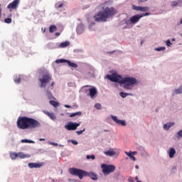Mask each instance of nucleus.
Here are the masks:
<instances>
[{
    "label": "nucleus",
    "mask_w": 182,
    "mask_h": 182,
    "mask_svg": "<svg viewBox=\"0 0 182 182\" xmlns=\"http://www.w3.org/2000/svg\"><path fill=\"white\" fill-rule=\"evenodd\" d=\"M174 137L176 140H181V139H182V129H180L179 131H178L176 133Z\"/></svg>",
    "instance_id": "nucleus-24"
},
{
    "label": "nucleus",
    "mask_w": 182,
    "mask_h": 182,
    "mask_svg": "<svg viewBox=\"0 0 182 182\" xmlns=\"http://www.w3.org/2000/svg\"><path fill=\"white\" fill-rule=\"evenodd\" d=\"M120 25L122 26V29H132L133 28V24H132L130 18H124L121 21Z\"/></svg>",
    "instance_id": "nucleus-11"
},
{
    "label": "nucleus",
    "mask_w": 182,
    "mask_h": 182,
    "mask_svg": "<svg viewBox=\"0 0 182 182\" xmlns=\"http://www.w3.org/2000/svg\"><path fill=\"white\" fill-rule=\"evenodd\" d=\"M50 80H52V75L49 73L43 75L39 77L40 87L45 89Z\"/></svg>",
    "instance_id": "nucleus-5"
},
{
    "label": "nucleus",
    "mask_w": 182,
    "mask_h": 182,
    "mask_svg": "<svg viewBox=\"0 0 182 182\" xmlns=\"http://www.w3.org/2000/svg\"><path fill=\"white\" fill-rule=\"evenodd\" d=\"M46 96L48 97V99H53V95H52V92L49 90H46Z\"/></svg>",
    "instance_id": "nucleus-34"
},
{
    "label": "nucleus",
    "mask_w": 182,
    "mask_h": 182,
    "mask_svg": "<svg viewBox=\"0 0 182 182\" xmlns=\"http://www.w3.org/2000/svg\"><path fill=\"white\" fill-rule=\"evenodd\" d=\"M149 8L147 6H145V7L141 6L140 12H147V11H149Z\"/></svg>",
    "instance_id": "nucleus-38"
},
{
    "label": "nucleus",
    "mask_w": 182,
    "mask_h": 182,
    "mask_svg": "<svg viewBox=\"0 0 182 182\" xmlns=\"http://www.w3.org/2000/svg\"><path fill=\"white\" fill-rule=\"evenodd\" d=\"M48 144H50L51 146H59V144L56 142L48 141Z\"/></svg>",
    "instance_id": "nucleus-47"
},
{
    "label": "nucleus",
    "mask_w": 182,
    "mask_h": 182,
    "mask_svg": "<svg viewBox=\"0 0 182 182\" xmlns=\"http://www.w3.org/2000/svg\"><path fill=\"white\" fill-rule=\"evenodd\" d=\"M68 142L72 143L73 144H74V146H77L79 144V142H77V141L74 140V139H68Z\"/></svg>",
    "instance_id": "nucleus-35"
},
{
    "label": "nucleus",
    "mask_w": 182,
    "mask_h": 182,
    "mask_svg": "<svg viewBox=\"0 0 182 182\" xmlns=\"http://www.w3.org/2000/svg\"><path fill=\"white\" fill-rule=\"evenodd\" d=\"M17 127L21 130H26V129H39V127H42V124L33 118L20 117L17 120Z\"/></svg>",
    "instance_id": "nucleus-2"
},
{
    "label": "nucleus",
    "mask_w": 182,
    "mask_h": 182,
    "mask_svg": "<svg viewBox=\"0 0 182 182\" xmlns=\"http://www.w3.org/2000/svg\"><path fill=\"white\" fill-rule=\"evenodd\" d=\"M21 143H31L33 144H34L35 141L33 140H30V139H21Z\"/></svg>",
    "instance_id": "nucleus-36"
},
{
    "label": "nucleus",
    "mask_w": 182,
    "mask_h": 182,
    "mask_svg": "<svg viewBox=\"0 0 182 182\" xmlns=\"http://www.w3.org/2000/svg\"><path fill=\"white\" fill-rule=\"evenodd\" d=\"M119 96L122 97V99H125V97H127V96H133L132 93H127V92H119Z\"/></svg>",
    "instance_id": "nucleus-26"
},
{
    "label": "nucleus",
    "mask_w": 182,
    "mask_h": 182,
    "mask_svg": "<svg viewBox=\"0 0 182 182\" xmlns=\"http://www.w3.org/2000/svg\"><path fill=\"white\" fill-rule=\"evenodd\" d=\"M140 19H141V16H140V14H136L132 16L129 18V21H131V23L132 24V26H134V25H136V23H137V22H139Z\"/></svg>",
    "instance_id": "nucleus-14"
},
{
    "label": "nucleus",
    "mask_w": 182,
    "mask_h": 182,
    "mask_svg": "<svg viewBox=\"0 0 182 182\" xmlns=\"http://www.w3.org/2000/svg\"><path fill=\"white\" fill-rule=\"evenodd\" d=\"M85 130H86V129H85V128H83V129H82V130L77 131V132H76V134H77L78 136H80V134H82L83 132H84Z\"/></svg>",
    "instance_id": "nucleus-43"
},
{
    "label": "nucleus",
    "mask_w": 182,
    "mask_h": 182,
    "mask_svg": "<svg viewBox=\"0 0 182 182\" xmlns=\"http://www.w3.org/2000/svg\"><path fill=\"white\" fill-rule=\"evenodd\" d=\"M128 153H131V155L132 156H136V154H137V151H129Z\"/></svg>",
    "instance_id": "nucleus-49"
},
{
    "label": "nucleus",
    "mask_w": 182,
    "mask_h": 182,
    "mask_svg": "<svg viewBox=\"0 0 182 182\" xmlns=\"http://www.w3.org/2000/svg\"><path fill=\"white\" fill-rule=\"evenodd\" d=\"M42 29V31H43V33H45V32L46 31V28H41Z\"/></svg>",
    "instance_id": "nucleus-60"
},
{
    "label": "nucleus",
    "mask_w": 182,
    "mask_h": 182,
    "mask_svg": "<svg viewBox=\"0 0 182 182\" xmlns=\"http://www.w3.org/2000/svg\"><path fill=\"white\" fill-rule=\"evenodd\" d=\"M79 126H80V122L76 123L69 122L67 124L64 126V127L65 129H66V130H68V132H72L76 130L79 127Z\"/></svg>",
    "instance_id": "nucleus-10"
},
{
    "label": "nucleus",
    "mask_w": 182,
    "mask_h": 182,
    "mask_svg": "<svg viewBox=\"0 0 182 182\" xmlns=\"http://www.w3.org/2000/svg\"><path fill=\"white\" fill-rule=\"evenodd\" d=\"M4 22L5 23H11L12 22V19L10 18H5Z\"/></svg>",
    "instance_id": "nucleus-45"
},
{
    "label": "nucleus",
    "mask_w": 182,
    "mask_h": 182,
    "mask_svg": "<svg viewBox=\"0 0 182 182\" xmlns=\"http://www.w3.org/2000/svg\"><path fill=\"white\" fill-rule=\"evenodd\" d=\"M86 159H87V160H90V159L92 160H95V159H96V157L95 156V155H87Z\"/></svg>",
    "instance_id": "nucleus-41"
},
{
    "label": "nucleus",
    "mask_w": 182,
    "mask_h": 182,
    "mask_svg": "<svg viewBox=\"0 0 182 182\" xmlns=\"http://www.w3.org/2000/svg\"><path fill=\"white\" fill-rule=\"evenodd\" d=\"M68 171L72 176H77V177H78L80 180H82L83 177H86V176H87L88 174V173L85 171L76 168H70Z\"/></svg>",
    "instance_id": "nucleus-4"
},
{
    "label": "nucleus",
    "mask_w": 182,
    "mask_h": 182,
    "mask_svg": "<svg viewBox=\"0 0 182 182\" xmlns=\"http://www.w3.org/2000/svg\"><path fill=\"white\" fill-rule=\"evenodd\" d=\"M45 140H46V139H45L43 138H40L39 139V141H45Z\"/></svg>",
    "instance_id": "nucleus-56"
},
{
    "label": "nucleus",
    "mask_w": 182,
    "mask_h": 182,
    "mask_svg": "<svg viewBox=\"0 0 182 182\" xmlns=\"http://www.w3.org/2000/svg\"><path fill=\"white\" fill-rule=\"evenodd\" d=\"M55 63H68V66L70 68H77V64L75 63H72L68 60L65 59H58L55 60Z\"/></svg>",
    "instance_id": "nucleus-12"
},
{
    "label": "nucleus",
    "mask_w": 182,
    "mask_h": 182,
    "mask_svg": "<svg viewBox=\"0 0 182 182\" xmlns=\"http://www.w3.org/2000/svg\"><path fill=\"white\" fill-rule=\"evenodd\" d=\"M64 107H66L67 109H70L72 107L70 105H65Z\"/></svg>",
    "instance_id": "nucleus-54"
},
{
    "label": "nucleus",
    "mask_w": 182,
    "mask_h": 182,
    "mask_svg": "<svg viewBox=\"0 0 182 182\" xmlns=\"http://www.w3.org/2000/svg\"><path fill=\"white\" fill-rule=\"evenodd\" d=\"M87 176H89V177H90V178L92 180H94L95 181H96V180H97V175H96V173H95L93 172L88 173Z\"/></svg>",
    "instance_id": "nucleus-27"
},
{
    "label": "nucleus",
    "mask_w": 182,
    "mask_h": 182,
    "mask_svg": "<svg viewBox=\"0 0 182 182\" xmlns=\"http://www.w3.org/2000/svg\"><path fill=\"white\" fill-rule=\"evenodd\" d=\"M43 113H45V114H47V116H49V114H50V112H48V111H43Z\"/></svg>",
    "instance_id": "nucleus-53"
},
{
    "label": "nucleus",
    "mask_w": 182,
    "mask_h": 182,
    "mask_svg": "<svg viewBox=\"0 0 182 182\" xmlns=\"http://www.w3.org/2000/svg\"><path fill=\"white\" fill-rule=\"evenodd\" d=\"M114 15H116L114 8L102 6V10L94 16V19L95 22H107V19L113 18Z\"/></svg>",
    "instance_id": "nucleus-3"
},
{
    "label": "nucleus",
    "mask_w": 182,
    "mask_h": 182,
    "mask_svg": "<svg viewBox=\"0 0 182 182\" xmlns=\"http://www.w3.org/2000/svg\"><path fill=\"white\" fill-rule=\"evenodd\" d=\"M171 41L172 42H176V38H172Z\"/></svg>",
    "instance_id": "nucleus-61"
},
{
    "label": "nucleus",
    "mask_w": 182,
    "mask_h": 182,
    "mask_svg": "<svg viewBox=\"0 0 182 182\" xmlns=\"http://www.w3.org/2000/svg\"><path fill=\"white\" fill-rule=\"evenodd\" d=\"M128 181L129 182H134V179H133V178H129Z\"/></svg>",
    "instance_id": "nucleus-52"
},
{
    "label": "nucleus",
    "mask_w": 182,
    "mask_h": 182,
    "mask_svg": "<svg viewBox=\"0 0 182 182\" xmlns=\"http://www.w3.org/2000/svg\"><path fill=\"white\" fill-rule=\"evenodd\" d=\"M17 154H18V157H19V159H29V157H31V155L25 154L23 152H18V153H17Z\"/></svg>",
    "instance_id": "nucleus-22"
},
{
    "label": "nucleus",
    "mask_w": 182,
    "mask_h": 182,
    "mask_svg": "<svg viewBox=\"0 0 182 182\" xmlns=\"http://www.w3.org/2000/svg\"><path fill=\"white\" fill-rule=\"evenodd\" d=\"M89 94L87 96H90L91 99H95V97L97 96V90L96 87H92L89 90Z\"/></svg>",
    "instance_id": "nucleus-15"
},
{
    "label": "nucleus",
    "mask_w": 182,
    "mask_h": 182,
    "mask_svg": "<svg viewBox=\"0 0 182 182\" xmlns=\"http://www.w3.org/2000/svg\"><path fill=\"white\" fill-rule=\"evenodd\" d=\"M76 116H82V112H77L71 113L70 114V117H75Z\"/></svg>",
    "instance_id": "nucleus-31"
},
{
    "label": "nucleus",
    "mask_w": 182,
    "mask_h": 182,
    "mask_svg": "<svg viewBox=\"0 0 182 182\" xmlns=\"http://www.w3.org/2000/svg\"><path fill=\"white\" fill-rule=\"evenodd\" d=\"M48 117H50V119H51V120L56 119V116H55V114H53V112H50V114H48Z\"/></svg>",
    "instance_id": "nucleus-37"
},
{
    "label": "nucleus",
    "mask_w": 182,
    "mask_h": 182,
    "mask_svg": "<svg viewBox=\"0 0 182 182\" xmlns=\"http://www.w3.org/2000/svg\"><path fill=\"white\" fill-rule=\"evenodd\" d=\"M105 156L108 157H119L120 154V149L117 148H109L107 151H103Z\"/></svg>",
    "instance_id": "nucleus-6"
},
{
    "label": "nucleus",
    "mask_w": 182,
    "mask_h": 182,
    "mask_svg": "<svg viewBox=\"0 0 182 182\" xmlns=\"http://www.w3.org/2000/svg\"><path fill=\"white\" fill-rule=\"evenodd\" d=\"M56 31V26L52 25L49 27V32L50 33H53V32Z\"/></svg>",
    "instance_id": "nucleus-33"
},
{
    "label": "nucleus",
    "mask_w": 182,
    "mask_h": 182,
    "mask_svg": "<svg viewBox=\"0 0 182 182\" xmlns=\"http://www.w3.org/2000/svg\"><path fill=\"white\" fill-rule=\"evenodd\" d=\"M20 2L21 0H14L7 6V9H11V11H12V9L16 11V9H18V6H19Z\"/></svg>",
    "instance_id": "nucleus-13"
},
{
    "label": "nucleus",
    "mask_w": 182,
    "mask_h": 182,
    "mask_svg": "<svg viewBox=\"0 0 182 182\" xmlns=\"http://www.w3.org/2000/svg\"><path fill=\"white\" fill-rule=\"evenodd\" d=\"M29 168H41L43 166V163H28Z\"/></svg>",
    "instance_id": "nucleus-18"
},
{
    "label": "nucleus",
    "mask_w": 182,
    "mask_h": 182,
    "mask_svg": "<svg viewBox=\"0 0 182 182\" xmlns=\"http://www.w3.org/2000/svg\"><path fill=\"white\" fill-rule=\"evenodd\" d=\"M148 0H138V3L140 5L141 4H143V2H147Z\"/></svg>",
    "instance_id": "nucleus-48"
},
{
    "label": "nucleus",
    "mask_w": 182,
    "mask_h": 182,
    "mask_svg": "<svg viewBox=\"0 0 182 182\" xmlns=\"http://www.w3.org/2000/svg\"><path fill=\"white\" fill-rule=\"evenodd\" d=\"M73 181L77 182V181H76V180H73Z\"/></svg>",
    "instance_id": "nucleus-64"
},
{
    "label": "nucleus",
    "mask_w": 182,
    "mask_h": 182,
    "mask_svg": "<svg viewBox=\"0 0 182 182\" xmlns=\"http://www.w3.org/2000/svg\"><path fill=\"white\" fill-rule=\"evenodd\" d=\"M135 168H139V166L136 165Z\"/></svg>",
    "instance_id": "nucleus-63"
},
{
    "label": "nucleus",
    "mask_w": 182,
    "mask_h": 182,
    "mask_svg": "<svg viewBox=\"0 0 182 182\" xmlns=\"http://www.w3.org/2000/svg\"><path fill=\"white\" fill-rule=\"evenodd\" d=\"M85 32V26L83 24L80 23L77 26V33L78 35H82Z\"/></svg>",
    "instance_id": "nucleus-20"
},
{
    "label": "nucleus",
    "mask_w": 182,
    "mask_h": 182,
    "mask_svg": "<svg viewBox=\"0 0 182 182\" xmlns=\"http://www.w3.org/2000/svg\"><path fill=\"white\" fill-rule=\"evenodd\" d=\"M9 157L11 160H16L18 159V153L16 152H10Z\"/></svg>",
    "instance_id": "nucleus-25"
},
{
    "label": "nucleus",
    "mask_w": 182,
    "mask_h": 182,
    "mask_svg": "<svg viewBox=\"0 0 182 182\" xmlns=\"http://www.w3.org/2000/svg\"><path fill=\"white\" fill-rule=\"evenodd\" d=\"M175 95H181L182 94V85L178 88L174 90Z\"/></svg>",
    "instance_id": "nucleus-29"
},
{
    "label": "nucleus",
    "mask_w": 182,
    "mask_h": 182,
    "mask_svg": "<svg viewBox=\"0 0 182 182\" xmlns=\"http://www.w3.org/2000/svg\"><path fill=\"white\" fill-rule=\"evenodd\" d=\"M70 45V42L69 41H65L60 43H57L56 44V48L58 49H63L64 48H68Z\"/></svg>",
    "instance_id": "nucleus-19"
},
{
    "label": "nucleus",
    "mask_w": 182,
    "mask_h": 182,
    "mask_svg": "<svg viewBox=\"0 0 182 182\" xmlns=\"http://www.w3.org/2000/svg\"><path fill=\"white\" fill-rule=\"evenodd\" d=\"M60 147H65V146L62 145V144H60L59 145Z\"/></svg>",
    "instance_id": "nucleus-62"
},
{
    "label": "nucleus",
    "mask_w": 182,
    "mask_h": 182,
    "mask_svg": "<svg viewBox=\"0 0 182 182\" xmlns=\"http://www.w3.org/2000/svg\"><path fill=\"white\" fill-rule=\"evenodd\" d=\"M135 180H136V182L140 181V180H139V176H136Z\"/></svg>",
    "instance_id": "nucleus-57"
},
{
    "label": "nucleus",
    "mask_w": 182,
    "mask_h": 182,
    "mask_svg": "<svg viewBox=\"0 0 182 182\" xmlns=\"http://www.w3.org/2000/svg\"><path fill=\"white\" fill-rule=\"evenodd\" d=\"M22 79H23V75H15L14 77L15 83H21Z\"/></svg>",
    "instance_id": "nucleus-23"
},
{
    "label": "nucleus",
    "mask_w": 182,
    "mask_h": 182,
    "mask_svg": "<svg viewBox=\"0 0 182 182\" xmlns=\"http://www.w3.org/2000/svg\"><path fill=\"white\" fill-rule=\"evenodd\" d=\"M95 107L97 110H100L102 109V105L97 103L95 105Z\"/></svg>",
    "instance_id": "nucleus-42"
},
{
    "label": "nucleus",
    "mask_w": 182,
    "mask_h": 182,
    "mask_svg": "<svg viewBox=\"0 0 182 182\" xmlns=\"http://www.w3.org/2000/svg\"><path fill=\"white\" fill-rule=\"evenodd\" d=\"M63 6V3H60V4H57V8H62Z\"/></svg>",
    "instance_id": "nucleus-51"
},
{
    "label": "nucleus",
    "mask_w": 182,
    "mask_h": 182,
    "mask_svg": "<svg viewBox=\"0 0 182 182\" xmlns=\"http://www.w3.org/2000/svg\"><path fill=\"white\" fill-rule=\"evenodd\" d=\"M178 5V3L177 1H172L171 2V6L174 8V6H177Z\"/></svg>",
    "instance_id": "nucleus-46"
},
{
    "label": "nucleus",
    "mask_w": 182,
    "mask_h": 182,
    "mask_svg": "<svg viewBox=\"0 0 182 182\" xmlns=\"http://www.w3.org/2000/svg\"><path fill=\"white\" fill-rule=\"evenodd\" d=\"M1 14H2V8H1V4H0V19H1Z\"/></svg>",
    "instance_id": "nucleus-55"
},
{
    "label": "nucleus",
    "mask_w": 182,
    "mask_h": 182,
    "mask_svg": "<svg viewBox=\"0 0 182 182\" xmlns=\"http://www.w3.org/2000/svg\"><path fill=\"white\" fill-rule=\"evenodd\" d=\"M96 73V70L92 66L87 67L85 71L83 73L85 79H92V77H95V73Z\"/></svg>",
    "instance_id": "nucleus-8"
},
{
    "label": "nucleus",
    "mask_w": 182,
    "mask_h": 182,
    "mask_svg": "<svg viewBox=\"0 0 182 182\" xmlns=\"http://www.w3.org/2000/svg\"><path fill=\"white\" fill-rule=\"evenodd\" d=\"M174 122H168L166 124H164L163 126L164 130H166V132H168L170 130L171 127H173L174 126Z\"/></svg>",
    "instance_id": "nucleus-21"
},
{
    "label": "nucleus",
    "mask_w": 182,
    "mask_h": 182,
    "mask_svg": "<svg viewBox=\"0 0 182 182\" xmlns=\"http://www.w3.org/2000/svg\"><path fill=\"white\" fill-rule=\"evenodd\" d=\"M150 15H151V14H150V13H145V14H139V16H141V18H144V16H149Z\"/></svg>",
    "instance_id": "nucleus-44"
},
{
    "label": "nucleus",
    "mask_w": 182,
    "mask_h": 182,
    "mask_svg": "<svg viewBox=\"0 0 182 182\" xmlns=\"http://www.w3.org/2000/svg\"><path fill=\"white\" fill-rule=\"evenodd\" d=\"M107 79L111 82H114L115 83H119V85H123L122 87L124 90L128 92H132L134 89V86L139 84L137 79L134 77H122L117 73H112L111 75H107L106 76Z\"/></svg>",
    "instance_id": "nucleus-1"
},
{
    "label": "nucleus",
    "mask_w": 182,
    "mask_h": 182,
    "mask_svg": "<svg viewBox=\"0 0 182 182\" xmlns=\"http://www.w3.org/2000/svg\"><path fill=\"white\" fill-rule=\"evenodd\" d=\"M95 25V22L91 23V24L89 25V29L90 31H92V26Z\"/></svg>",
    "instance_id": "nucleus-50"
},
{
    "label": "nucleus",
    "mask_w": 182,
    "mask_h": 182,
    "mask_svg": "<svg viewBox=\"0 0 182 182\" xmlns=\"http://www.w3.org/2000/svg\"><path fill=\"white\" fill-rule=\"evenodd\" d=\"M60 36V33H55V36Z\"/></svg>",
    "instance_id": "nucleus-59"
},
{
    "label": "nucleus",
    "mask_w": 182,
    "mask_h": 182,
    "mask_svg": "<svg viewBox=\"0 0 182 182\" xmlns=\"http://www.w3.org/2000/svg\"><path fill=\"white\" fill-rule=\"evenodd\" d=\"M138 151H139V154L140 156H141V157H148L149 154H147V151H146V149H144V147L143 146H139L137 148Z\"/></svg>",
    "instance_id": "nucleus-17"
},
{
    "label": "nucleus",
    "mask_w": 182,
    "mask_h": 182,
    "mask_svg": "<svg viewBox=\"0 0 182 182\" xmlns=\"http://www.w3.org/2000/svg\"><path fill=\"white\" fill-rule=\"evenodd\" d=\"M154 50L156 52L164 51V50H166V47H164V46L158 47V48H154Z\"/></svg>",
    "instance_id": "nucleus-32"
},
{
    "label": "nucleus",
    "mask_w": 182,
    "mask_h": 182,
    "mask_svg": "<svg viewBox=\"0 0 182 182\" xmlns=\"http://www.w3.org/2000/svg\"><path fill=\"white\" fill-rule=\"evenodd\" d=\"M49 103L51 105V106H53V107H58L59 106V102L53 100H50Z\"/></svg>",
    "instance_id": "nucleus-30"
},
{
    "label": "nucleus",
    "mask_w": 182,
    "mask_h": 182,
    "mask_svg": "<svg viewBox=\"0 0 182 182\" xmlns=\"http://www.w3.org/2000/svg\"><path fill=\"white\" fill-rule=\"evenodd\" d=\"M112 119L116 123V124H118V126H122V127H124L127 126V123L126 122V120L124 119H119L117 116L111 114L109 117H107V119Z\"/></svg>",
    "instance_id": "nucleus-9"
},
{
    "label": "nucleus",
    "mask_w": 182,
    "mask_h": 182,
    "mask_svg": "<svg viewBox=\"0 0 182 182\" xmlns=\"http://www.w3.org/2000/svg\"><path fill=\"white\" fill-rule=\"evenodd\" d=\"M101 168L104 176H109L110 173H113L116 170L114 165H107L106 164H102L101 165Z\"/></svg>",
    "instance_id": "nucleus-7"
},
{
    "label": "nucleus",
    "mask_w": 182,
    "mask_h": 182,
    "mask_svg": "<svg viewBox=\"0 0 182 182\" xmlns=\"http://www.w3.org/2000/svg\"><path fill=\"white\" fill-rule=\"evenodd\" d=\"M50 86L51 87H53V86H55V82H52Z\"/></svg>",
    "instance_id": "nucleus-58"
},
{
    "label": "nucleus",
    "mask_w": 182,
    "mask_h": 182,
    "mask_svg": "<svg viewBox=\"0 0 182 182\" xmlns=\"http://www.w3.org/2000/svg\"><path fill=\"white\" fill-rule=\"evenodd\" d=\"M165 43L166 45V46H168V48H171V46L173 45V43H171V41L168 39L165 41Z\"/></svg>",
    "instance_id": "nucleus-40"
},
{
    "label": "nucleus",
    "mask_w": 182,
    "mask_h": 182,
    "mask_svg": "<svg viewBox=\"0 0 182 182\" xmlns=\"http://www.w3.org/2000/svg\"><path fill=\"white\" fill-rule=\"evenodd\" d=\"M132 9L140 12L141 6L132 5Z\"/></svg>",
    "instance_id": "nucleus-39"
},
{
    "label": "nucleus",
    "mask_w": 182,
    "mask_h": 182,
    "mask_svg": "<svg viewBox=\"0 0 182 182\" xmlns=\"http://www.w3.org/2000/svg\"><path fill=\"white\" fill-rule=\"evenodd\" d=\"M176 148L174 147H171L167 151V154L169 157V159H174V156H176Z\"/></svg>",
    "instance_id": "nucleus-16"
},
{
    "label": "nucleus",
    "mask_w": 182,
    "mask_h": 182,
    "mask_svg": "<svg viewBox=\"0 0 182 182\" xmlns=\"http://www.w3.org/2000/svg\"><path fill=\"white\" fill-rule=\"evenodd\" d=\"M124 154H126V156H128V157H129V159L132 160V161H136V157L132 155V153H129L128 151H124Z\"/></svg>",
    "instance_id": "nucleus-28"
}]
</instances>
